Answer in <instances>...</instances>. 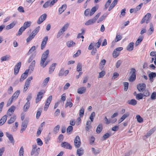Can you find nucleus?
Returning <instances> with one entry per match:
<instances>
[{
	"label": "nucleus",
	"instance_id": "12",
	"mask_svg": "<svg viewBox=\"0 0 156 156\" xmlns=\"http://www.w3.org/2000/svg\"><path fill=\"white\" fill-rule=\"evenodd\" d=\"M61 146L66 149L71 150L72 149V147L70 144L67 142H63L61 145Z\"/></svg>",
	"mask_w": 156,
	"mask_h": 156
},
{
	"label": "nucleus",
	"instance_id": "7",
	"mask_svg": "<svg viewBox=\"0 0 156 156\" xmlns=\"http://www.w3.org/2000/svg\"><path fill=\"white\" fill-rule=\"evenodd\" d=\"M41 91L39 92L37 95V97L36 99V103H38L42 98L44 94L45 93L44 90H41Z\"/></svg>",
	"mask_w": 156,
	"mask_h": 156
},
{
	"label": "nucleus",
	"instance_id": "42",
	"mask_svg": "<svg viewBox=\"0 0 156 156\" xmlns=\"http://www.w3.org/2000/svg\"><path fill=\"white\" fill-rule=\"evenodd\" d=\"M69 26V24L68 23H66V24L63 27H62V28L60 30V31L64 33L66 30L67 29L68 26Z\"/></svg>",
	"mask_w": 156,
	"mask_h": 156
},
{
	"label": "nucleus",
	"instance_id": "15",
	"mask_svg": "<svg viewBox=\"0 0 156 156\" xmlns=\"http://www.w3.org/2000/svg\"><path fill=\"white\" fill-rule=\"evenodd\" d=\"M40 151V148L39 147L37 148V149H32L31 152V155L32 156L34 155V156H38Z\"/></svg>",
	"mask_w": 156,
	"mask_h": 156
},
{
	"label": "nucleus",
	"instance_id": "40",
	"mask_svg": "<svg viewBox=\"0 0 156 156\" xmlns=\"http://www.w3.org/2000/svg\"><path fill=\"white\" fill-rule=\"evenodd\" d=\"M25 29V28H23L22 27L19 30L17 34H16V36H20L21 35L23 31H24Z\"/></svg>",
	"mask_w": 156,
	"mask_h": 156
},
{
	"label": "nucleus",
	"instance_id": "33",
	"mask_svg": "<svg viewBox=\"0 0 156 156\" xmlns=\"http://www.w3.org/2000/svg\"><path fill=\"white\" fill-rule=\"evenodd\" d=\"M129 115V114H124L119 120V123H120L121 122L124 120Z\"/></svg>",
	"mask_w": 156,
	"mask_h": 156
},
{
	"label": "nucleus",
	"instance_id": "57",
	"mask_svg": "<svg viewBox=\"0 0 156 156\" xmlns=\"http://www.w3.org/2000/svg\"><path fill=\"white\" fill-rule=\"evenodd\" d=\"M28 124V122L27 121L24 120L22 123L21 127L27 128Z\"/></svg>",
	"mask_w": 156,
	"mask_h": 156
},
{
	"label": "nucleus",
	"instance_id": "21",
	"mask_svg": "<svg viewBox=\"0 0 156 156\" xmlns=\"http://www.w3.org/2000/svg\"><path fill=\"white\" fill-rule=\"evenodd\" d=\"M66 4H64L62 5L61 7L59 9L58 12L59 14H61L66 9Z\"/></svg>",
	"mask_w": 156,
	"mask_h": 156
},
{
	"label": "nucleus",
	"instance_id": "30",
	"mask_svg": "<svg viewBox=\"0 0 156 156\" xmlns=\"http://www.w3.org/2000/svg\"><path fill=\"white\" fill-rule=\"evenodd\" d=\"M91 121L89 120L87 122L86 126V130L88 131L89 129L91 128L92 126H91Z\"/></svg>",
	"mask_w": 156,
	"mask_h": 156
},
{
	"label": "nucleus",
	"instance_id": "6",
	"mask_svg": "<svg viewBox=\"0 0 156 156\" xmlns=\"http://www.w3.org/2000/svg\"><path fill=\"white\" fill-rule=\"evenodd\" d=\"M151 13H147L141 20L140 23L143 24L146 21V23H148L149 22V19L151 17Z\"/></svg>",
	"mask_w": 156,
	"mask_h": 156
},
{
	"label": "nucleus",
	"instance_id": "51",
	"mask_svg": "<svg viewBox=\"0 0 156 156\" xmlns=\"http://www.w3.org/2000/svg\"><path fill=\"white\" fill-rule=\"evenodd\" d=\"M97 9L95 7H93L91 9L90 14V16H92L96 11Z\"/></svg>",
	"mask_w": 156,
	"mask_h": 156
},
{
	"label": "nucleus",
	"instance_id": "64",
	"mask_svg": "<svg viewBox=\"0 0 156 156\" xmlns=\"http://www.w3.org/2000/svg\"><path fill=\"white\" fill-rule=\"evenodd\" d=\"M151 98L152 100H155L156 98V93L155 92H153L151 94Z\"/></svg>",
	"mask_w": 156,
	"mask_h": 156
},
{
	"label": "nucleus",
	"instance_id": "52",
	"mask_svg": "<svg viewBox=\"0 0 156 156\" xmlns=\"http://www.w3.org/2000/svg\"><path fill=\"white\" fill-rule=\"evenodd\" d=\"M42 108H39L37 111L36 115V117L37 119H38L40 116L42 112Z\"/></svg>",
	"mask_w": 156,
	"mask_h": 156
},
{
	"label": "nucleus",
	"instance_id": "27",
	"mask_svg": "<svg viewBox=\"0 0 156 156\" xmlns=\"http://www.w3.org/2000/svg\"><path fill=\"white\" fill-rule=\"evenodd\" d=\"M35 60H33L29 67V70H31L32 71H33L35 66Z\"/></svg>",
	"mask_w": 156,
	"mask_h": 156
},
{
	"label": "nucleus",
	"instance_id": "56",
	"mask_svg": "<svg viewBox=\"0 0 156 156\" xmlns=\"http://www.w3.org/2000/svg\"><path fill=\"white\" fill-rule=\"evenodd\" d=\"M119 52L116 50L115 49L113 53V57L115 58H116L119 56Z\"/></svg>",
	"mask_w": 156,
	"mask_h": 156
},
{
	"label": "nucleus",
	"instance_id": "62",
	"mask_svg": "<svg viewBox=\"0 0 156 156\" xmlns=\"http://www.w3.org/2000/svg\"><path fill=\"white\" fill-rule=\"evenodd\" d=\"M95 116V113L94 112H93L91 114L90 117V119L91 120V122H92L93 121L94 117Z\"/></svg>",
	"mask_w": 156,
	"mask_h": 156
},
{
	"label": "nucleus",
	"instance_id": "1",
	"mask_svg": "<svg viewBox=\"0 0 156 156\" xmlns=\"http://www.w3.org/2000/svg\"><path fill=\"white\" fill-rule=\"evenodd\" d=\"M49 52V50L47 49L44 51L42 55L40 62V66L43 68H44L50 62V61L49 60H47L46 61L48 56Z\"/></svg>",
	"mask_w": 156,
	"mask_h": 156
},
{
	"label": "nucleus",
	"instance_id": "60",
	"mask_svg": "<svg viewBox=\"0 0 156 156\" xmlns=\"http://www.w3.org/2000/svg\"><path fill=\"white\" fill-rule=\"evenodd\" d=\"M137 121L139 123H141L143 121V119L139 115H137L136 116Z\"/></svg>",
	"mask_w": 156,
	"mask_h": 156
},
{
	"label": "nucleus",
	"instance_id": "2",
	"mask_svg": "<svg viewBox=\"0 0 156 156\" xmlns=\"http://www.w3.org/2000/svg\"><path fill=\"white\" fill-rule=\"evenodd\" d=\"M136 70L135 68H132L130 69L129 73L131 75L128 79L129 81L133 82L135 80L136 78Z\"/></svg>",
	"mask_w": 156,
	"mask_h": 156
},
{
	"label": "nucleus",
	"instance_id": "46",
	"mask_svg": "<svg viewBox=\"0 0 156 156\" xmlns=\"http://www.w3.org/2000/svg\"><path fill=\"white\" fill-rule=\"evenodd\" d=\"M36 47L35 46H32L31 48L29 50V51L27 53V54L28 55H30V54H31L33 51H35L36 49Z\"/></svg>",
	"mask_w": 156,
	"mask_h": 156
},
{
	"label": "nucleus",
	"instance_id": "54",
	"mask_svg": "<svg viewBox=\"0 0 156 156\" xmlns=\"http://www.w3.org/2000/svg\"><path fill=\"white\" fill-rule=\"evenodd\" d=\"M60 127L59 125H57L53 129V131L56 134L58 132Z\"/></svg>",
	"mask_w": 156,
	"mask_h": 156
},
{
	"label": "nucleus",
	"instance_id": "50",
	"mask_svg": "<svg viewBox=\"0 0 156 156\" xmlns=\"http://www.w3.org/2000/svg\"><path fill=\"white\" fill-rule=\"evenodd\" d=\"M92 150L93 153L95 154L96 155L100 152L99 150L98 149H95L94 148L92 147Z\"/></svg>",
	"mask_w": 156,
	"mask_h": 156
},
{
	"label": "nucleus",
	"instance_id": "11",
	"mask_svg": "<svg viewBox=\"0 0 156 156\" xmlns=\"http://www.w3.org/2000/svg\"><path fill=\"white\" fill-rule=\"evenodd\" d=\"M21 65V63L20 62L15 66L14 70V74L16 75L19 73Z\"/></svg>",
	"mask_w": 156,
	"mask_h": 156
},
{
	"label": "nucleus",
	"instance_id": "24",
	"mask_svg": "<svg viewBox=\"0 0 156 156\" xmlns=\"http://www.w3.org/2000/svg\"><path fill=\"white\" fill-rule=\"evenodd\" d=\"M148 76L150 81L152 82L153 81V78H154L156 76V73L152 72H151L149 74Z\"/></svg>",
	"mask_w": 156,
	"mask_h": 156
},
{
	"label": "nucleus",
	"instance_id": "47",
	"mask_svg": "<svg viewBox=\"0 0 156 156\" xmlns=\"http://www.w3.org/2000/svg\"><path fill=\"white\" fill-rule=\"evenodd\" d=\"M143 5V3H141L136 7L135 9V13H136L137 11L140 9Z\"/></svg>",
	"mask_w": 156,
	"mask_h": 156
},
{
	"label": "nucleus",
	"instance_id": "48",
	"mask_svg": "<svg viewBox=\"0 0 156 156\" xmlns=\"http://www.w3.org/2000/svg\"><path fill=\"white\" fill-rule=\"evenodd\" d=\"M82 65L81 63H79L77 66V71L78 72H79L82 70Z\"/></svg>",
	"mask_w": 156,
	"mask_h": 156
},
{
	"label": "nucleus",
	"instance_id": "58",
	"mask_svg": "<svg viewBox=\"0 0 156 156\" xmlns=\"http://www.w3.org/2000/svg\"><path fill=\"white\" fill-rule=\"evenodd\" d=\"M150 93L147 90H145L142 94L144 96L147 97L150 95Z\"/></svg>",
	"mask_w": 156,
	"mask_h": 156
},
{
	"label": "nucleus",
	"instance_id": "43",
	"mask_svg": "<svg viewBox=\"0 0 156 156\" xmlns=\"http://www.w3.org/2000/svg\"><path fill=\"white\" fill-rule=\"evenodd\" d=\"M107 14H105L101 16L98 21V23H99L102 21L107 17Z\"/></svg>",
	"mask_w": 156,
	"mask_h": 156
},
{
	"label": "nucleus",
	"instance_id": "59",
	"mask_svg": "<svg viewBox=\"0 0 156 156\" xmlns=\"http://www.w3.org/2000/svg\"><path fill=\"white\" fill-rule=\"evenodd\" d=\"M73 129V127L71 126H69L67 129V132L70 133L72 132Z\"/></svg>",
	"mask_w": 156,
	"mask_h": 156
},
{
	"label": "nucleus",
	"instance_id": "22",
	"mask_svg": "<svg viewBox=\"0 0 156 156\" xmlns=\"http://www.w3.org/2000/svg\"><path fill=\"white\" fill-rule=\"evenodd\" d=\"M134 44L133 42L129 43L126 47V49L129 51H132L133 48Z\"/></svg>",
	"mask_w": 156,
	"mask_h": 156
},
{
	"label": "nucleus",
	"instance_id": "13",
	"mask_svg": "<svg viewBox=\"0 0 156 156\" xmlns=\"http://www.w3.org/2000/svg\"><path fill=\"white\" fill-rule=\"evenodd\" d=\"M47 15L46 14H44L41 15L38 19L37 23L38 24H40L46 18Z\"/></svg>",
	"mask_w": 156,
	"mask_h": 156
},
{
	"label": "nucleus",
	"instance_id": "17",
	"mask_svg": "<svg viewBox=\"0 0 156 156\" xmlns=\"http://www.w3.org/2000/svg\"><path fill=\"white\" fill-rule=\"evenodd\" d=\"M6 136L9 139V140L10 141V143L13 144L15 141L12 135L8 132L6 133Z\"/></svg>",
	"mask_w": 156,
	"mask_h": 156
},
{
	"label": "nucleus",
	"instance_id": "9",
	"mask_svg": "<svg viewBox=\"0 0 156 156\" xmlns=\"http://www.w3.org/2000/svg\"><path fill=\"white\" fill-rule=\"evenodd\" d=\"M52 99V96L51 95L47 99L44 108V111L47 110Z\"/></svg>",
	"mask_w": 156,
	"mask_h": 156
},
{
	"label": "nucleus",
	"instance_id": "36",
	"mask_svg": "<svg viewBox=\"0 0 156 156\" xmlns=\"http://www.w3.org/2000/svg\"><path fill=\"white\" fill-rule=\"evenodd\" d=\"M10 56L9 55H6L5 56L2 57L1 58V62L3 61H7L10 59Z\"/></svg>",
	"mask_w": 156,
	"mask_h": 156
},
{
	"label": "nucleus",
	"instance_id": "10",
	"mask_svg": "<svg viewBox=\"0 0 156 156\" xmlns=\"http://www.w3.org/2000/svg\"><path fill=\"white\" fill-rule=\"evenodd\" d=\"M137 87L139 91L143 92L145 90L146 87V85L144 83H140L137 85Z\"/></svg>",
	"mask_w": 156,
	"mask_h": 156
},
{
	"label": "nucleus",
	"instance_id": "23",
	"mask_svg": "<svg viewBox=\"0 0 156 156\" xmlns=\"http://www.w3.org/2000/svg\"><path fill=\"white\" fill-rule=\"evenodd\" d=\"M7 119V116L5 115L0 120V126L2 125L6 122Z\"/></svg>",
	"mask_w": 156,
	"mask_h": 156
},
{
	"label": "nucleus",
	"instance_id": "34",
	"mask_svg": "<svg viewBox=\"0 0 156 156\" xmlns=\"http://www.w3.org/2000/svg\"><path fill=\"white\" fill-rule=\"evenodd\" d=\"M31 24V22L30 21L25 22L23 24V26L22 27L26 30L30 26Z\"/></svg>",
	"mask_w": 156,
	"mask_h": 156
},
{
	"label": "nucleus",
	"instance_id": "44",
	"mask_svg": "<svg viewBox=\"0 0 156 156\" xmlns=\"http://www.w3.org/2000/svg\"><path fill=\"white\" fill-rule=\"evenodd\" d=\"M143 96L142 93L138 94L136 95V98L137 100H139L143 99Z\"/></svg>",
	"mask_w": 156,
	"mask_h": 156
},
{
	"label": "nucleus",
	"instance_id": "3",
	"mask_svg": "<svg viewBox=\"0 0 156 156\" xmlns=\"http://www.w3.org/2000/svg\"><path fill=\"white\" fill-rule=\"evenodd\" d=\"M101 15V13H98L92 19L89 20L87 21L85 23L86 25H89L92 24L95 22L97 20Z\"/></svg>",
	"mask_w": 156,
	"mask_h": 156
},
{
	"label": "nucleus",
	"instance_id": "14",
	"mask_svg": "<svg viewBox=\"0 0 156 156\" xmlns=\"http://www.w3.org/2000/svg\"><path fill=\"white\" fill-rule=\"evenodd\" d=\"M28 72L29 69L26 70L25 72L22 75L20 80V82L23 81L28 76Z\"/></svg>",
	"mask_w": 156,
	"mask_h": 156
},
{
	"label": "nucleus",
	"instance_id": "35",
	"mask_svg": "<svg viewBox=\"0 0 156 156\" xmlns=\"http://www.w3.org/2000/svg\"><path fill=\"white\" fill-rule=\"evenodd\" d=\"M103 128L101 124H99L98 126L96 132L98 133H99L101 132Z\"/></svg>",
	"mask_w": 156,
	"mask_h": 156
},
{
	"label": "nucleus",
	"instance_id": "29",
	"mask_svg": "<svg viewBox=\"0 0 156 156\" xmlns=\"http://www.w3.org/2000/svg\"><path fill=\"white\" fill-rule=\"evenodd\" d=\"M76 43L72 41H68L66 43V45L68 47H73L75 45Z\"/></svg>",
	"mask_w": 156,
	"mask_h": 156
},
{
	"label": "nucleus",
	"instance_id": "39",
	"mask_svg": "<svg viewBox=\"0 0 156 156\" xmlns=\"http://www.w3.org/2000/svg\"><path fill=\"white\" fill-rule=\"evenodd\" d=\"M49 77H47L44 80L42 84V87H44L46 86L48 82V81H49Z\"/></svg>",
	"mask_w": 156,
	"mask_h": 156
},
{
	"label": "nucleus",
	"instance_id": "53",
	"mask_svg": "<svg viewBox=\"0 0 156 156\" xmlns=\"http://www.w3.org/2000/svg\"><path fill=\"white\" fill-rule=\"evenodd\" d=\"M122 37L121 35H120L119 34V35L117 34L116 37H115V42H118V41H119L121 40L122 39Z\"/></svg>",
	"mask_w": 156,
	"mask_h": 156
},
{
	"label": "nucleus",
	"instance_id": "4",
	"mask_svg": "<svg viewBox=\"0 0 156 156\" xmlns=\"http://www.w3.org/2000/svg\"><path fill=\"white\" fill-rule=\"evenodd\" d=\"M33 78L32 76H30L28 77L26 83L25 84L24 87L23 88V92H25L27 90L28 87H29L31 80H32Z\"/></svg>",
	"mask_w": 156,
	"mask_h": 156
},
{
	"label": "nucleus",
	"instance_id": "49",
	"mask_svg": "<svg viewBox=\"0 0 156 156\" xmlns=\"http://www.w3.org/2000/svg\"><path fill=\"white\" fill-rule=\"evenodd\" d=\"M15 25V24L14 22L12 23L9 25L6 26V29L7 30H9L11 28H12Z\"/></svg>",
	"mask_w": 156,
	"mask_h": 156
},
{
	"label": "nucleus",
	"instance_id": "20",
	"mask_svg": "<svg viewBox=\"0 0 156 156\" xmlns=\"http://www.w3.org/2000/svg\"><path fill=\"white\" fill-rule=\"evenodd\" d=\"M56 65V63H53L50 67L49 71V73H51L55 69V66Z\"/></svg>",
	"mask_w": 156,
	"mask_h": 156
},
{
	"label": "nucleus",
	"instance_id": "31",
	"mask_svg": "<svg viewBox=\"0 0 156 156\" xmlns=\"http://www.w3.org/2000/svg\"><path fill=\"white\" fill-rule=\"evenodd\" d=\"M129 105L134 106L136 104L137 101L135 99H131L130 100H128L127 102Z\"/></svg>",
	"mask_w": 156,
	"mask_h": 156
},
{
	"label": "nucleus",
	"instance_id": "25",
	"mask_svg": "<svg viewBox=\"0 0 156 156\" xmlns=\"http://www.w3.org/2000/svg\"><path fill=\"white\" fill-rule=\"evenodd\" d=\"M86 90V88L84 87H82L79 88L77 90V93L79 94L84 93Z\"/></svg>",
	"mask_w": 156,
	"mask_h": 156
},
{
	"label": "nucleus",
	"instance_id": "37",
	"mask_svg": "<svg viewBox=\"0 0 156 156\" xmlns=\"http://www.w3.org/2000/svg\"><path fill=\"white\" fill-rule=\"evenodd\" d=\"M76 153L78 155V156H82L83 153V150L82 148H80L78 149L77 150Z\"/></svg>",
	"mask_w": 156,
	"mask_h": 156
},
{
	"label": "nucleus",
	"instance_id": "8",
	"mask_svg": "<svg viewBox=\"0 0 156 156\" xmlns=\"http://www.w3.org/2000/svg\"><path fill=\"white\" fill-rule=\"evenodd\" d=\"M41 91L39 92L37 95V97L36 99V103H38L42 98L44 94L45 93L44 90H41Z\"/></svg>",
	"mask_w": 156,
	"mask_h": 156
},
{
	"label": "nucleus",
	"instance_id": "45",
	"mask_svg": "<svg viewBox=\"0 0 156 156\" xmlns=\"http://www.w3.org/2000/svg\"><path fill=\"white\" fill-rule=\"evenodd\" d=\"M24 149L23 146L21 147L19 152V156H23Z\"/></svg>",
	"mask_w": 156,
	"mask_h": 156
},
{
	"label": "nucleus",
	"instance_id": "19",
	"mask_svg": "<svg viewBox=\"0 0 156 156\" xmlns=\"http://www.w3.org/2000/svg\"><path fill=\"white\" fill-rule=\"evenodd\" d=\"M16 109V107L13 106H12L10 108L8 109L7 113V114L11 116L12 114L13 113Z\"/></svg>",
	"mask_w": 156,
	"mask_h": 156
},
{
	"label": "nucleus",
	"instance_id": "5",
	"mask_svg": "<svg viewBox=\"0 0 156 156\" xmlns=\"http://www.w3.org/2000/svg\"><path fill=\"white\" fill-rule=\"evenodd\" d=\"M81 144L80 138L78 136H77L74 140V146L76 148H78L80 147Z\"/></svg>",
	"mask_w": 156,
	"mask_h": 156
},
{
	"label": "nucleus",
	"instance_id": "18",
	"mask_svg": "<svg viewBox=\"0 0 156 156\" xmlns=\"http://www.w3.org/2000/svg\"><path fill=\"white\" fill-rule=\"evenodd\" d=\"M154 30L153 25L152 23H150V28L148 30L147 34L148 35H150L152 34Z\"/></svg>",
	"mask_w": 156,
	"mask_h": 156
},
{
	"label": "nucleus",
	"instance_id": "63",
	"mask_svg": "<svg viewBox=\"0 0 156 156\" xmlns=\"http://www.w3.org/2000/svg\"><path fill=\"white\" fill-rule=\"evenodd\" d=\"M59 76H62L64 75V70L63 68L59 71L58 74Z\"/></svg>",
	"mask_w": 156,
	"mask_h": 156
},
{
	"label": "nucleus",
	"instance_id": "41",
	"mask_svg": "<svg viewBox=\"0 0 156 156\" xmlns=\"http://www.w3.org/2000/svg\"><path fill=\"white\" fill-rule=\"evenodd\" d=\"M40 27L38 26L35 28L32 32L31 34L35 36L39 32L40 30Z\"/></svg>",
	"mask_w": 156,
	"mask_h": 156
},
{
	"label": "nucleus",
	"instance_id": "26",
	"mask_svg": "<svg viewBox=\"0 0 156 156\" xmlns=\"http://www.w3.org/2000/svg\"><path fill=\"white\" fill-rule=\"evenodd\" d=\"M30 106V103L27 102L23 107V111L24 112H26L28 108H29Z\"/></svg>",
	"mask_w": 156,
	"mask_h": 156
},
{
	"label": "nucleus",
	"instance_id": "61",
	"mask_svg": "<svg viewBox=\"0 0 156 156\" xmlns=\"http://www.w3.org/2000/svg\"><path fill=\"white\" fill-rule=\"evenodd\" d=\"M84 109L83 108H82L80 110L79 115L80 117H82L84 115Z\"/></svg>",
	"mask_w": 156,
	"mask_h": 156
},
{
	"label": "nucleus",
	"instance_id": "38",
	"mask_svg": "<svg viewBox=\"0 0 156 156\" xmlns=\"http://www.w3.org/2000/svg\"><path fill=\"white\" fill-rule=\"evenodd\" d=\"M16 119V116H14L13 117H12L9 120H8L7 122L9 124H11L13 123L15 121Z\"/></svg>",
	"mask_w": 156,
	"mask_h": 156
},
{
	"label": "nucleus",
	"instance_id": "55",
	"mask_svg": "<svg viewBox=\"0 0 156 156\" xmlns=\"http://www.w3.org/2000/svg\"><path fill=\"white\" fill-rule=\"evenodd\" d=\"M34 36L31 34L30 36L27 38L26 41L27 42H28L31 41L32 39L34 37Z\"/></svg>",
	"mask_w": 156,
	"mask_h": 156
},
{
	"label": "nucleus",
	"instance_id": "32",
	"mask_svg": "<svg viewBox=\"0 0 156 156\" xmlns=\"http://www.w3.org/2000/svg\"><path fill=\"white\" fill-rule=\"evenodd\" d=\"M143 38L144 37L143 36H140L136 40L135 43V45L136 46H137L140 43V42L143 40Z\"/></svg>",
	"mask_w": 156,
	"mask_h": 156
},
{
	"label": "nucleus",
	"instance_id": "28",
	"mask_svg": "<svg viewBox=\"0 0 156 156\" xmlns=\"http://www.w3.org/2000/svg\"><path fill=\"white\" fill-rule=\"evenodd\" d=\"M118 2V0H114L111 4L108 9V10H111L117 4Z\"/></svg>",
	"mask_w": 156,
	"mask_h": 156
},
{
	"label": "nucleus",
	"instance_id": "16",
	"mask_svg": "<svg viewBox=\"0 0 156 156\" xmlns=\"http://www.w3.org/2000/svg\"><path fill=\"white\" fill-rule=\"evenodd\" d=\"M20 90H17L13 95L11 98L10 99L12 101L16 100L18 97L19 95L20 94Z\"/></svg>",
	"mask_w": 156,
	"mask_h": 156
}]
</instances>
